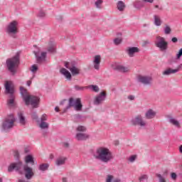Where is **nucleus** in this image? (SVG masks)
Here are the masks:
<instances>
[{
    "instance_id": "1",
    "label": "nucleus",
    "mask_w": 182,
    "mask_h": 182,
    "mask_svg": "<svg viewBox=\"0 0 182 182\" xmlns=\"http://www.w3.org/2000/svg\"><path fill=\"white\" fill-rule=\"evenodd\" d=\"M20 93L26 106L31 105L33 109H36L39 107V102H41L39 97L28 95V90L23 87H20Z\"/></svg>"
},
{
    "instance_id": "2",
    "label": "nucleus",
    "mask_w": 182,
    "mask_h": 182,
    "mask_svg": "<svg viewBox=\"0 0 182 182\" xmlns=\"http://www.w3.org/2000/svg\"><path fill=\"white\" fill-rule=\"evenodd\" d=\"M94 157L97 160H100L102 163H109L110 160H113L112 151L109 149L103 146H100L96 149Z\"/></svg>"
},
{
    "instance_id": "3",
    "label": "nucleus",
    "mask_w": 182,
    "mask_h": 182,
    "mask_svg": "<svg viewBox=\"0 0 182 182\" xmlns=\"http://www.w3.org/2000/svg\"><path fill=\"white\" fill-rule=\"evenodd\" d=\"M6 64L9 72H11V75H15L18 66L21 64V54L19 52L16 53L14 57L8 58L6 61Z\"/></svg>"
},
{
    "instance_id": "4",
    "label": "nucleus",
    "mask_w": 182,
    "mask_h": 182,
    "mask_svg": "<svg viewBox=\"0 0 182 182\" xmlns=\"http://www.w3.org/2000/svg\"><path fill=\"white\" fill-rule=\"evenodd\" d=\"M5 91L4 93L6 95H10L11 99L7 101V105L9 106H14L15 105V86L14 85V82L12 81H6L4 84Z\"/></svg>"
},
{
    "instance_id": "5",
    "label": "nucleus",
    "mask_w": 182,
    "mask_h": 182,
    "mask_svg": "<svg viewBox=\"0 0 182 182\" xmlns=\"http://www.w3.org/2000/svg\"><path fill=\"white\" fill-rule=\"evenodd\" d=\"M15 122H16V118H15L14 114L7 115L2 123L1 129L4 132H9L15 126Z\"/></svg>"
},
{
    "instance_id": "6",
    "label": "nucleus",
    "mask_w": 182,
    "mask_h": 182,
    "mask_svg": "<svg viewBox=\"0 0 182 182\" xmlns=\"http://www.w3.org/2000/svg\"><path fill=\"white\" fill-rule=\"evenodd\" d=\"M18 32H19V29L18 28V21H13L9 23L6 27V33L11 36V38L16 39V38H18V36H16Z\"/></svg>"
},
{
    "instance_id": "7",
    "label": "nucleus",
    "mask_w": 182,
    "mask_h": 182,
    "mask_svg": "<svg viewBox=\"0 0 182 182\" xmlns=\"http://www.w3.org/2000/svg\"><path fill=\"white\" fill-rule=\"evenodd\" d=\"M70 107H74L77 112H80L83 105H82V100L77 98L75 100L73 97H70L68 101V105L66 107V110L69 109Z\"/></svg>"
},
{
    "instance_id": "8",
    "label": "nucleus",
    "mask_w": 182,
    "mask_h": 182,
    "mask_svg": "<svg viewBox=\"0 0 182 182\" xmlns=\"http://www.w3.org/2000/svg\"><path fill=\"white\" fill-rule=\"evenodd\" d=\"M158 41L155 42V46L156 48L161 50V52H166L167 49H168V43L166 41V38L164 37L158 36Z\"/></svg>"
},
{
    "instance_id": "9",
    "label": "nucleus",
    "mask_w": 182,
    "mask_h": 182,
    "mask_svg": "<svg viewBox=\"0 0 182 182\" xmlns=\"http://www.w3.org/2000/svg\"><path fill=\"white\" fill-rule=\"evenodd\" d=\"M65 66L66 69H69L71 72L73 76H76L77 75H80V69L76 67V63L75 61L73 62H65Z\"/></svg>"
},
{
    "instance_id": "10",
    "label": "nucleus",
    "mask_w": 182,
    "mask_h": 182,
    "mask_svg": "<svg viewBox=\"0 0 182 182\" xmlns=\"http://www.w3.org/2000/svg\"><path fill=\"white\" fill-rule=\"evenodd\" d=\"M131 122L133 126H141V127H144L146 126V122L143 120L141 115H137L131 120Z\"/></svg>"
},
{
    "instance_id": "11",
    "label": "nucleus",
    "mask_w": 182,
    "mask_h": 182,
    "mask_svg": "<svg viewBox=\"0 0 182 182\" xmlns=\"http://www.w3.org/2000/svg\"><path fill=\"white\" fill-rule=\"evenodd\" d=\"M22 161H19L16 163H12L8 167V171L9 173H12L14 170H16V171H20L21 168H22Z\"/></svg>"
},
{
    "instance_id": "12",
    "label": "nucleus",
    "mask_w": 182,
    "mask_h": 182,
    "mask_svg": "<svg viewBox=\"0 0 182 182\" xmlns=\"http://www.w3.org/2000/svg\"><path fill=\"white\" fill-rule=\"evenodd\" d=\"M23 168L25 173V177L27 180H31L33 177V176H35V173H33V169L29 167L28 165H24Z\"/></svg>"
},
{
    "instance_id": "13",
    "label": "nucleus",
    "mask_w": 182,
    "mask_h": 182,
    "mask_svg": "<svg viewBox=\"0 0 182 182\" xmlns=\"http://www.w3.org/2000/svg\"><path fill=\"white\" fill-rule=\"evenodd\" d=\"M33 53L36 58L37 63H42L46 60V52H42L41 54V50L33 51ZM41 54V55H39Z\"/></svg>"
},
{
    "instance_id": "14",
    "label": "nucleus",
    "mask_w": 182,
    "mask_h": 182,
    "mask_svg": "<svg viewBox=\"0 0 182 182\" xmlns=\"http://www.w3.org/2000/svg\"><path fill=\"white\" fill-rule=\"evenodd\" d=\"M107 94L105 92H101L100 95L95 97L94 100V105L98 106V105H102L105 100H106Z\"/></svg>"
},
{
    "instance_id": "15",
    "label": "nucleus",
    "mask_w": 182,
    "mask_h": 182,
    "mask_svg": "<svg viewBox=\"0 0 182 182\" xmlns=\"http://www.w3.org/2000/svg\"><path fill=\"white\" fill-rule=\"evenodd\" d=\"M138 80L141 83H143V85H151V81L153 79L151 77H147V76H141L139 75L138 77Z\"/></svg>"
},
{
    "instance_id": "16",
    "label": "nucleus",
    "mask_w": 182,
    "mask_h": 182,
    "mask_svg": "<svg viewBox=\"0 0 182 182\" xmlns=\"http://www.w3.org/2000/svg\"><path fill=\"white\" fill-rule=\"evenodd\" d=\"M126 52L129 58H133L134 56V53H139V52H140V49L137 47H129L126 50Z\"/></svg>"
},
{
    "instance_id": "17",
    "label": "nucleus",
    "mask_w": 182,
    "mask_h": 182,
    "mask_svg": "<svg viewBox=\"0 0 182 182\" xmlns=\"http://www.w3.org/2000/svg\"><path fill=\"white\" fill-rule=\"evenodd\" d=\"M101 61H102V57L100 55H97L94 57L93 65H94V68L96 70H99V69H100Z\"/></svg>"
},
{
    "instance_id": "18",
    "label": "nucleus",
    "mask_w": 182,
    "mask_h": 182,
    "mask_svg": "<svg viewBox=\"0 0 182 182\" xmlns=\"http://www.w3.org/2000/svg\"><path fill=\"white\" fill-rule=\"evenodd\" d=\"M89 137H90V134L81 133V132L77 133V134L75 136V138L77 139V140H78V141L87 140V139H89Z\"/></svg>"
},
{
    "instance_id": "19",
    "label": "nucleus",
    "mask_w": 182,
    "mask_h": 182,
    "mask_svg": "<svg viewBox=\"0 0 182 182\" xmlns=\"http://www.w3.org/2000/svg\"><path fill=\"white\" fill-rule=\"evenodd\" d=\"M114 69V70H118V72H121L122 73H127V72H129V68L122 65H116Z\"/></svg>"
},
{
    "instance_id": "20",
    "label": "nucleus",
    "mask_w": 182,
    "mask_h": 182,
    "mask_svg": "<svg viewBox=\"0 0 182 182\" xmlns=\"http://www.w3.org/2000/svg\"><path fill=\"white\" fill-rule=\"evenodd\" d=\"M156 112L153 109H149L146 114H145V117L146 119H154L156 117Z\"/></svg>"
},
{
    "instance_id": "21",
    "label": "nucleus",
    "mask_w": 182,
    "mask_h": 182,
    "mask_svg": "<svg viewBox=\"0 0 182 182\" xmlns=\"http://www.w3.org/2000/svg\"><path fill=\"white\" fill-rule=\"evenodd\" d=\"M60 72L62 75L65 76V77L67 79H68V80H72V74H70V73L69 71H68V70H66V68H61Z\"/></svg>"
},
{
    "instance_id": "22",
    "label": "nucleus",
    "mask_w": 182,
    "mask_h": 182,
    "mask_svg": "<svg viewBox=\"0 0 182 182\" xmlns=\"http://www.w3.org/2000/svg\"><path fill=\"white\" fill-rule=\"evenodd\" d=\"M18 117L19 120V123L22 124V126H25L26 124V120L25 119V116H23V112H19L18 113Z\"/></svg>"
},
{
    "instance_id": "23",
    "label": "nucleus",
    "mask_w": 182,
    "mask_h": 182,
    "mask_svg": "<svg viewBox=\"0 0 182 182\" xmlns=\"http://www.w3.org/2000/svg\"><path fill=\"white\" fill-rule=\"evenodd\" d=\"M117 8L118 11L120 12H123L124 11V9L126 8V4H124V2L122 1H119L117 4Z\"/></svg>"
},
{
    "instance_id": "24",
    "label": "nucleus",
    "mask_w": 182,
    "mask_h": 182,
    "mask_svg": "<svg viewBox=\"0 0 182 182\" xmlns=\"http://www.w3.org/2000/svg\"><path fill=\"white\" fill-rule=\"evenodd\" d=\"M177 72H178V70H173L171 68H168L167 70H166L165 71H164L163 75H166V76H168L170 75H173L174 73H177Z\"/></svg>"
},
{
    "instance_id": "25",
    "label": "nucleus",
    "mask_w": 182,
    "mask_h": 182,
    "mask_svg": "<svg viewBox=\"0 0 182 182\" xmlns=\"http://www.w3.org/2000/svg\"><path fill=\"white\" fill-rule=\"evenodd\" d=\"M25 162L27 164L31 163L32 164V166H33L35 164V161H33V156H32V155H27L25 157Z\"/></svg>"
},
{
    "instance_id": "26",
    "label": "nucleus",
    "mask_w": 182,
    "mask_h": 182,
    "mask_svg": "<svg viewBox=\"0 0 182 182\" xmlns=\"http://www.w3.org/2000/svg\"><path fill=\"white\" fill-rule=\"evenodd\" d=\"M154 25H156V26H161L162 21H161V18H160V16L157 15H154Z\"/></svg>"
},
{
    "instance_id": "27",
    "label": "nucleus",
    "mask_w": 182,
    "mask_h": 182,
    "mask_svg": "<svg viewBox=\"0 0 182 182\" xmlns=\"http://www.w3.org/2000/svg\"><path fill=\"white\" fill-rule=\"evenodd\" d=\"M134 6L136 8V9H140L144 6V3L141 1H136L134 3Z\"/></svg>"
},
{
    "instance_id": "28",
    "label": "nucleus",
    "mask_w": 182,
    "mask_h": 182,
    "mask_svg": "<svg viewBox=\"0 0 182 182\" xmlns=\"http://www.w3.org/2000/svg\"><path fill=\"white\" fill-rule=\"evenodd\" d=\"M65 161H66V158H58L56 160L55 164H56V166H62L65 164Z\"/></svg>"
},
{
    "instance_id": "29",
    "label": "nucleus",
    "mask_w": 182,
    "mask_h": 182,
    "mask_svg": "<svg viewBox=\"0 0 182 182\" xmlns=\"http://www.w3.org/2000/svg\"><path fill=\"white\" fill-rule=\"evenodd\" d=\"M48 168H49V164H41L38 167V169L41 171H46Z\"/></svg>"
},
{
    "instance_id": "30",
    "label": "nucleus",
    "mask_w": 182,
    "mask_h": 182,
    "mask_svg": "<svg viewBox=\"0 0 182 182\" xmlns=\"http://www.w3.org/2000/svg\"><path fill=\"white\" fill-rule=\"evenodd\" d=\"M48 52H50V53H55V52H56V48H55V45H53V43L50 42V46L48 48Z\"/></svg>"
},
{
    "instance_id": "31",
    "label": "nucleus",
    "mask_w": 182,
    "mask_h": 182,
    "mask_svg": "<svg viewBox=\"0 0 182 182\" xmlns=\"http://www.w3.org/2000/svg\"><path fill=\"white\" fill-rule=\"evenodd\" d=\"M169 122L170 123H171V124H173V126H176V127H180V122H178V121H177L174 118H171L169 119Z\"/></svg>"
},
{
    "instance_id": "32",
    "label": "nucleus",
    "mask_w": 182,
    "mask_h": 182,
    "mask_svg": "<svg viewBox=\"0 0 182 182\" xmlns=\"http://www.w3.org/2000/svg\"><path fill=\"white\" fill-rule=\"evenodd\" d=\"M76 130H77V132H86L87 130V129L85 126L80 125L77 127Z\"/></svg>"
},
{
    "instance_id": "33",
    "label": "nucleus",
    "mask_w": 182,
    "mask_h": 182,
    "mask_svg": "<svg viewBox=\"0 0 182 182\" xmlns=\"http://www.w3.org/2000/svg\"><path fill=\"white\" fill-rule=\"evenodd\" d=\"M164 33L165 35H170V33H171V28L168 26H166L164 28Z\"/></svg>"
},
{
    "instance_id": "34",
    "label": "nucleus",
    "mask_w": 182,
    "mask_h": 182,
    "mask_svg": "<svg viewBox=\"0 0 182 182\" xmlns=\"http://www.w3.org/2000/svg\"><path fill=\"white\" fill-rule=\"evenodd\" d=\"M102 4H103V0H97L95 1L96 8H97L98 9H101L102 6H100L102 5Z\"/></svg>"
},
{
    "instance_id": "35",
    "label": "nucleus",
    "mask_w": 182,
    "mask_h": 182,
    "mask_svg": "<svg viewBox=\"0 0 182 182\" xmlns=\"http://www.w3.org/2000/svg\"><path fill=\"white\" fill-rule=\"evenodd\" d=\"M41 129H48L49 127V124L48 122H41L40 124Z\"/></svg>"
},
{
    "instance_id": "36",
    "label": "nucleus",
    "mask_w": 182,
    "mask_h": 182,
    "mask_svg": "<svg viewBox=\"0 0 182 182\" xmlns=\"http://www.w3.org/2000/svg\"><path fill=\"white\" fill-rule=\"evenodd\" d=\"M75 90H77V91H83V90H85V89H87L89 87H80V86H79V85H75Z\"/></svg>"
},
{
    "instance_id": "37",
    "label": "nucleus",
    "mask_w": 182,
    "mask_h": 182,
    "mask_svg": "<svg viewBox=\"0 0 182 182\" xmlns=\"http://www.w3.org/2000/svg\"><path fill=\"white\" fill-rule=\"evenodd\" d=\"M122 41L123 40L122 38H117L114 39V45H117V46L120 45L122 43Z\"/></svg>"
},
{
    "instance_id": "38",
    "label": "nucleus",
    "mask_w": 182,
    "mask_h": 182,
    "mask_svg": "<svg viewBox=\"0 0 182 182\" xmlns=\"http://www.w3.org/2000/svg\"><path fill=\"white\" fill-rule=\"evenodd\" d=\"M156 177H158V178H159V182H166V179H164V178H163L161 174L156 173Z\"/></svg>"
},
{
    "instance_id": "39",
    "label": "nucleus",
    "mask_w": 182,
    "mask_h": 182,
    "mask_svg": "<svg viewBox=\"0 0 182 182\" xmlns=\"http://www.w3.org/2000/svg\"><path fill=\"white\" fill-rule=\"evenodd\" d=\"M90 87H91V89L94 92H99V87L97 85H91V86H90Z\"/></svg>"
},
{
    "instance_id": "40",
    "label": "nucleus",
    "mask_w": 182,
    "mask_h": 182,
    "mask_svg": "<svg viewBox=\"0 0 182 182\" xmlns=\"http://www.w3.org/2000/svg\"><path fill=\"white\" fill-rule=\"evenodd\" d=\"M48 120V115L46 114H43L41 118V122H46Z\"/></svg>"
},
{
    "instance_id": "41",
    "label": "nucleus",
    "mask_w": 182,
    "mask_h": 182,
    "mask_svg": "<svg viewBox=\"0 0 182 182\" xmlns=\"http://www.w3.org/2000/svg\"><path fill=\"white\" fill-rule=\"evenodd\" d=\"M147 178H149L147 175H142L141 177H139V181H144V180H147Z\"/></svg>"
},
{
    "instance_id": "42",
    "label": "nucleus",
    "mask_w": 182,
    "mask_h": 182,
    "mask_svg": "<svg viewBox=\"0 0 182 182\" xmlns=\"http://www.w3.org/2000/svg\"><path fill=\"white\" fill-rule=\"evenodd\" d=\"M171 178H172V180H174V181L177 180V173L174 172L171 173Z\"/></svg>"
},
{
    "instance_id": "43",
    "label": "nucleus",
    "mask_w": 182,
    "mask_h": 182,
    "mask_svg": "<svg viewBox=\"0 0 182 182\" xmlns=\"http://www.w3.org/2000/svg\"><path fill=\"white\" fill-rule=\"evenodd\" d=\"M136 158H137L136 155H132L129 157V161H131V163H133V161H134V160H136Z\"/></svg>"
},
{
    "instance_id": "44",
    "label": "nucleus",
    "mask_w": 182,
    "mask_h": 182,
    "mask_svg": "<svg viewBox=\"0 0 182 182\" xmlns=\"http://www.w3.org/2000/svg\"><path fill=\"white\" fill-rule=\"evenodd\" d=\"M31 117L33 120H38V114H36V112H33L32 114H31Z\"/></svg>"
},
{
    "instance_id": "45",
    "label": "nucleus",
    "mask_w": 182,
    "mask_h": 182,
    "mask_svg": "<svg viewBox=\"0 0 182 182\" xmlns=\"http://www.w3.org/2000/svg\"><path fill=\"white\" fill-rule=\"evenodd\" d=\"M46 14H45V11H40V12H39V14H38V16L40 17V18H45V16H46Z\"/></svg>"
},
{
    "instance_id": "46",
    "label": "nucleus",
    "mask_w": 182,
    "mask_h": 182,
    "mask_svg": "<svg viewBox=\"0 0 182 182\" xmlns=\"http://www.w3.org/2000/svg\"><path fill=\"white\" fill-rule=\"evenodd\" d=\"M31 72L35 73L36 72V70H38V66H36V65H33L31 66Z\"/></svg>"
},
{
    "instance_id": "47",
    "label": "nucleus",
    "mask_w": 182,
    "mask_h": 182,
    "mask_svg": "<svg viewBox=\"0 0 182 182\" xmlns=\"http://www.w3.org/2000/svg\"><path fill=\"white\" fill-rule=\"evenodd\" d=\"M182 56V48H181L179 50V51L178 52V53L176 54V58L177 59H180V58H181Z\"/></svg>"
},
{
    "instance_id": "48",
    "label": "nucleus",
    "mask_w": 182,
    "mask_h": 182,
    "mask_svg": "<svg viewBox=\"0 0 182 182\" xmlns=\"http://www.w3.org/2000/svg\"><path fill=\"white\" fill-rule=\"evenodd\" d=\"M14 156L18 160L19 159V151H18L16 150L14 151Z\"/></svg>"
},
{
    "instance_id": "49",
    "label": "nucleus",
    "mask_w": 182,
    "mask_h": 182,
    "mask_svg": "<svg viewBox=\"0 0 182 182\" xmlns=\"http://www.w3.org/2000/svg\"><path fill=\"white\" fill-rule=\"evenodd\" d=\"M112 180H113V176L112 175H108L107 177V182H112Z\"/></svg>"
},
{
    "instance_id": "50",
    "label": "nucleus",
    "mask_w": 182,
    "mask_h": 182,
    "mask_svg": "<svg viewBox=\"0 0 182 182\" xmlns=\"http://www.w3.org/2000/svg\"><path fill=\"white\" fill-rule=\"evenodd\" d=\"M150 43V41H149L148 40L144 41L142 42V46L144 48L146 47V45H149Z\"/></svg>"
},
{
    "instance_id": "51",
    "label": "nucleus",
    "mask_w": 182,
    "mask_h": 182,
    "mask_svg": "<svg viewBox=\"0 0 182 182\" xmlns=\"http://www.w3.org/2000/svg\"><path fill=\"white\" fill-rule=\"evenodd\" d=\"M171 41L173 43H177V42H178V39H177V38H176V37H173V38H172Z\"/></svg>"
},
{
    "instance_id": "52",
    "label": "nucleus",
    "mask_w": 182,
    "mask_h": 182,
    "mask_svg": "<svg viewBox=\"0 0 182 182\" xmlns=\"http://www.w3.org/2000/svg\"><path fill=\"white\" fill-rule=\"evenodd\" d=\"M143 2H146L149 4H153L154 2V0H143Z\"/></svg>"
},
{
    "instance_id": "53",
    "label": "nucleus",
    "mask_w": 182,
    "mask_h": 182,
    "mask_svg": "<svg viewBox=\"0 0 182 182\" xmlns=\"http://www.w3.org/2000/svg\"><path fill=\"white\" fill-rule=\"evenodd\" d=\"M181 69H182V64H180L178 68L176 69H175V70H178V72H179L181 70Z\"/></svg>"
},
{
    "instance_id": "54",
    "label": "nucleus",
    "mask_w": 182,
    "mask_h": 182,
    "mask_svg": "<svg viewBox=\"0 0 182 182\" xmlns=\"http://www.w3.org/2000/svg\"><path fill=\"white\" fill-rule=\"evenodd\" d=\"M128 99L129 100H134V95H129V96H128Z\"/></svg>"
},
{
    "instance_id": "55",
    "label": "nucleus",
    "mask_w": 182,
    "mask_h": 182,
    "mask_svg": "<svg viewBox=\"0 0 182 182\" xmlns=\"http://www.w3.org/2000/svg\"><path fill=\"white\" fill-rule=\"evenodd\" d=\"M24 153H26V154H28V153H29V148H25Z\"/></svg>"
},
{
    "instance_id": "56",
    "label": "nucleus",
    "mask_w": 182,
    "mask_h": 182,
    "mask_svg": "<svg viewBox=\"0 0 182 182\" xmlns=\"http://www.w3.org/2000/svg\"><path fill=\"white\" fill-rule=\"evenodd\" d=\"M114 182H122V181L120 180V178H115L113 180Z\"/></svg>"
},
{
    "instance_id": "57",
    "label": "nucleus",
    "mask_w": 182,
    "mask_h": 182,
    "mask_svg": "<svg viewBox=\"0 0 182 182\" xmlns=\"http://www.w3.org/2000/svg\"><path fill=\"white\" fill-rule=\"evenodd\" d=\"M31 85H32V81L28 80L27 81V86H31Z\"/></svg>"
},
{
    "instance_id": "58",
    "label": "nucleus",
    "mask_w": 182,
    "mask_h": 182,
    "mask_svg": "<svg viewBox=\"0 0 182 182\" xmlns=\"http://www.w3.org/2000/svg\"><path fill=\"white\" fill-rule=\"evenodd\" d=\"M64 147H69V143H68V142H65V143H64Z\"/></svg>"
},
{
    "instance_id": "59",
    "label": "nucleus",
    "mask_w": 182,
    "mask_h": 182,
    "mask_svg": "<svg viewBox=\"0 0 182 182\" xmlns=\"http://www.w3.org/2000/svg\"><path fill=\"white\" fill-rule=\"evenodd\" d=\"M50 160H53V159H55V156H53V154H50Z\"/></svg>"
},
{
    "instance_id": "60",
    "label": "nucleus",
    "mask_w": 182,
    "mask_h": 182,
    "mask_svg": "<svg viewBox=\"0 0 182 182\" xmlns=\"http://www.w3.org/2000/svg\"><path fill=\"white\" fill-rule=\"evenodd\" d=\"M18 182H29V181H26L23 179H18Z\"/></svg>"
},
{
    "instance_id": "61",
    "label": "nucleus",
    "mask_w": 182,
    "mask_h": 182,
    "mask_svg": "<svg viewBox=\"0 0 182 182\" xmlns=\"http://www.w3.org/2000/svg\"><path fill=\"white\" fill-rule=\"evenodd\" d=\"M55 112H59V107H55Z\"/></svg>"
},
{
    "instance_id": "62",
    "label": "nucleus",
    "mask_w": 182,
    "mask_h": 182,
    "mask_svg": "<svg viewBox=\"0 0 182 182\" xmlns=\"http://www.w3.org/2000/svg\"><path fill=\"white\" fill-rule=\"evenodd\" d=\"M179 151L182 153V145L179 147Z\"/></svg>"
},
{
    "instance_id": "63",
    "label": "nucleus",
    "mask_w": 182,
    "mask_h": 182,
    "mask_svg": "<svg viewBox=\"0 0 182 182\" xmlns=\"http://www.w3.org/2000/svg\"><path fill=\"white\" fill-rule=\"evenodd\" d=\"M66 178H63V182H67Z\"/></svg>"
},
{
    "instance_id": "64",
    "label": "nucleus",
    "mask_w": 182,
    "mask_h": 182,
    "mask_svg": "<svg viewBox=\"0 0 182 182\" xmlns=\"http://www.w3.org/2000/svg\"><path fill=\"white\" fill-rule=\"evenodd\" d=\"M65 101H66V100H63V101L60 102V105H63Z\"/></svg>"
}]
</instances>
